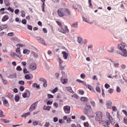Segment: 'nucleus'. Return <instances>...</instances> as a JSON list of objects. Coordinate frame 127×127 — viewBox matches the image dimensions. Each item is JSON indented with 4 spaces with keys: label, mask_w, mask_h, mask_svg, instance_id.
<instances>
[{
    "label": "nucleus",
    "mask_w": 127,
    "mask_h": 127,
    "mask_svg": "<svg viewBox=\"0 0 127 127\" xmlns=\"http://www.w3.org/2000/svg\"><path fill=\"white\" fill-rule=\"evenodd\" d=\"M118 47L119 50L121 51V53L118 52V54H121L123 57H127V46L126 43H121L118 45Z\"/></svg>",
    "instance_id": "f257e3e1"
},
{
    "label": "nucleus",
    "mask_w": 127,
    "mask_h": 127,
    "mask_svg": "<svg viewBox=\"0 0 127 127\" xmlns=\"http://www.w3.org/2000/svg\"><path fill=\"white\" fill-rule=\"evenodd\" d=\"M58 13L60 17H68L71 15L70 10L66 8H60L58 10Z\"/></svg>",
    "instance_id": "f03ea898"
},
{
    "label": "nucleus",
    "mask_w": 127,
    "mask_h": 127,
    "mask_svg": "<svg viewBox=\"0 0 127 127\" xmlns=\"http://www.w3.org/2000/svg\"><path fill=\"white\" fill-rule=\"evenodd\" d=\"M85 109L86 111L84 112V113L85 115H86V116H88L89 118H94V117H95V115H93V112H92V113H90V112H88V111H89L92 109V106H91V105H90V103H85Z\"/></svg>",
    "instance_id": "7ed1b4c3"
},
{
    "label": "nucleus",
    "mask_w": 127,
    "mask_h": 127,
    "mask_svg": "<svg viewBox=\"0 0 127 127\" xmlns=\"http://www.w3.org/2000/svg\"><path fill=\"white\" fill-rule=\"evenodd\" d=\"M58 30L59 32H61L62 33H69V29L67 26H65L64 27H63V26H61L59 27Z\"/></svg>",
    "instance_id": "20e7f679"
},
{
    "label": "nucleus",
    "mask_w": 127,
    "mask_h": 127,
    "mask_svg": "<svg viewBox=\"0 0 127 127\" xmlns=\"http://www.w3.org/2000/svg\"><path fill=\"white\" fill-rule=\"evenodd\" d=\"M95 121L96 122H101L103 120V116H102V112L100 111H97L95 113Z\"/></svg>",
    "instance_id": "39448f33"
},
{
    "label": "nucleus",
    "mask_w": 127,
    "mask_h": 127,
    "mask_svg": "<svg viewBox=\"0 0 127 127\" xmlns=\"http://www.w3.org/2000/svg\"><path fill=\"white\" fill-rule=\"evenodd\" d=\"M112 64H113L114 67H115V68L111 67L112 72H114V73L115 74H118V69H117V68H118V67H119V66H120V64L112 62Z\"/></svg>",
    "instance_id": "423d86ee"
},
{
    "label": "nucleus",
    "mask_w": 127,
    "mask_h": 127,
    "mask_svg": "<svg viewBox=\"0 0 127 127\" xmlns=\"http://www.w3.org/2000/svg\"><path fill=\"white\" fill-rule=\"evenodd\" d=\"M35 39H36V40H37V41H38L39 43H40V44L44 45L45 46H46V45H47V44L45 43V41L42 38L40 37H36Z\"/></svg>",
    "instance_id": "0eeeda50"
},
{
    "label": "nucleus",
    "mask_w": 127,
    "mask_h": 127,
    "mask_svg": "<svg viewBox=\"0 0 127 127\" xmlns=\"http://www.w3.org/2000/svg\"><path fill=\"white\" fill-rule=\"evenodd\" d=\"M107 118L108 119L112 125H114L115 124V120L113 119V118L111 116V114L109 113V112L106 113Z\"/></svg>",
    "instance_id": "6e6552de"
},
{
    "label": "nucleus",
    "mask_w": 127,
    "mask_h": 127,
    "mask_svg": "<svg viewBox=\"0 0 127 127\" xmlns=\"http://www.w3.org/2000/svg\"><path fill=\"white\" fill-rule=\"evenodd\" d=\"M36 107H37V103L35 102L30 106L29 109L30 112H32L33 111H34V110L36 109Z\"/></svg>",
    "instance_id": "1a4fd4ad"
},
{
    "label": "nucleus",
    "mask_w": 127,
    "mask_h": 127,
    "mask_svg": "<svg viewBox=\"0 0 127 127\" xmlns=\"http://www.w3.org/2000/svg\"><path fill=\"white\" fill-rule=\"evenodd\" d=\"M64 110L65 114H70V111L71 110V108L69 106H64Z\"/></svg>",
    "instance_id": "9d476101"
},
{
    "label": "nucleus",
    "mask_w": 127,
    "mask_h": 127,
    "mask_svg": "<svg viewBox=\"0 0 127 127\" xmlns=\"http://www.w3.org/2000/svg\"><path fill=\"white\" fill-rule=\"evenodd\" d=\"M30 96V92L29 90H27L26 92L22 93L23 98H28Z\"/></svg>",
    "instance_id": "9b49d317"
},
{
    "label": "nucleus",
    "mask_w": 127,
    "mask_h": 127,
    "mask_svg": "<svg viewBox=\"0 0 127 127\" xmlns=\"http://www.w3.org/2000/svg\"><path fill=\"white\" fill-rule=\"evenodd\" d=\"M2 98V101L3 102V104L5 106V107H9V104H8V101L4 97H1Z\"/></svg>",
    "instance_id": "f8f14e48"
},
{
    "label": "nucleus",
    "mask_w": 127,
    "mask_h": 127,
    "mask_svg": "<svg viewBox=\"0 0 127 127\" xmlns=\"http://www.w3.org/2000/svg\"><path fill=\"white\" fill-rule=\"evenodd\" d=\"M29 69L31 70H35L36 69L37 66L36 64L35 63H32L29 65Z\"/></svg>",
    "instance_id": "ddd939ff"
},
{
    "label": "nucleus",
    "mask_w": 127,
    "mask_h": 127,
    "mask_svg": "<svg viewBox=\"0 0 127 127\" xmlns=\"http://www.w3.org/2000/svg\"><path fill=\"white\" fill-rule=\"evenodd\" d=\"M62 54H63V57L64 59V60H67L68 58V56H69V54H68V53H67L65 51H63Z\"/></svg>",
    "instance_id": "4468645a"
},
{
    "label": "nucleus",
    "mask_w": 127,
    "mask_h": 127,
    "mask_svg": "<svg viewBox=\"0 0 127 127\" xmlns=\"http://www.w3.org/2000/svg\"><path fill=\"white\" fill-rule=\"evenodd\" d=\"M58 62L59 63V66L60 67V68L62 69V70H63V69H64V67L62 66V63H63V60H62L61 58H59Z\"/></svg>",
    "instance_id": "2eb2a0df"
},
{
    "label": "nucleus",
    "mask_w": 127,
    "mask_h": 127,
    "mask_svg": "<svg viewBox=\"0 0 127 127\" xmlns=\"http://www.w3.org/2000/svg\"><path fill=\"white\" fill-rule=\"evenodd\" d=\"M112 102L111 101H107L106 102V105L107 109H112Z\"/></svg>",
    "instance_id": "dca6fc26"
},
{
    "label": "nucleus",
    "mask_w": 127,
    "mask_h": 127,
    "mask_svg": "<svg viewBox=\"0 0 127 127\" xmlns=\"http://www.w3.org/2000/svg\"><path fill=\"white\" fill-rule=\"evenodd\" d=\"M11 56L14 58H16V57H18V58H19L20 59V58H21V57H22V55L19 56L15 53H13V54L11 55Z\"/></svg>",
    "instance_id": "f3484780"
},
{
    "label": "nucleus",
    "mask_w": 127,
    "mask_h": 127,
    "mask_svg": "<svg viewBox=\"0 0 127 127\" xmlns=\"http://www.w3.org/2000/svg\"><path fill=\"white\" fill-rule=\"evenodd\" d=\"M62 78H63L61 79V82L62 83V84H67V83H68V79L63 78H64V76H63Z\"/></svg>",
    "instance_id": "a211bd4d"
},
{
    "label": "nucleus",
    "mask_w": 127,
    "mask_h": 127,
    "mask_svg": "<svg viewBox=\"0 0 127 127\" xmlns=\"http://www.w3.org/2000/svg\"><path fill=\"white\" fill-rule=\"evenodd\" d=\"M64 89L66 91H68V92H70V93H74V91L72 90V87L70 86L65 87L64 88Z\"/></svg>",
    "instance_id": "6ab92c4d"
},
{
    "label": "nucleus",
    "mask_w": 127,
    "mask_h": 127,
    "mask_svg": "<svg viewBox=\"0 0 127 127\" xmlns=\"http://www.w3.org/2000/svg\"><path fill=\"white\" fill-rule=\"evenodd\" d=\"M71 27L72 28H78V22H75L71 24Z\"/></svg>",
    "instance_id": "aec40b11"
},
{
    "label": "nucleus",
    "mask_w": 127,
    "mask_h": 127,
    "mask_svg": "<svg viewBox=\"0 0 127 127\" xmlns=\"http://www.w3.org/2000/svg\"><path fill=\"white\" fill-rule=\"evenodd\" d=\"M73 7L74 9H78V8H80V7H81V6L77 3H75L73 4Z\"/></svg>",
    "instance_id": "412c9836"
},
{
    "label": "nucleus",
    "mask_w": 127,
    "mask_h": 127,
    "mask_svg": "<svg viewBox=\"0 0 127 127\" xmlns=\"http://www.w3.org/2000/svg\"><path fill=\"white\" fill-rule=\"evenodd\" d=\"M11 40L13 42H19V39L16 37H13L11 38Z\"/></svg>",
    "instance_id": "4be33fe9"
},
{
    "label": "nucleus",
    "mask_w": 127,
    "mask_h": 127,
    "mask_svg": "<svg viewBox=\"0 0 127 127\" xmlns=\"http://www.w3.org/2000/svg\"><path fill=\"white\" fill-rule=\"evenodd\" d=\"M81 102H89V99L87 97H82L80 98Z\"/></svg>",
    "instance_id": "5701e85b"
},
{
    "label": "nucleus",
    "mask_w": 127,
    "mask_h": 127,
    "mask_svg": "<svg viewBox=\"0 0 127 127\" xmlns=\"http://www.w3.org/2000/svg\"><path fill=\"white\" fill-rule=\"evenodd\" d=\"M77 42L79 44H80V45H83V39H82V38L78 37Z\"/></svg>",
    "instance_id": "b1692460"
},
{
    "label": "nucleus",
    "mask_w": 127,
    "mask_h": 127,
    "mask_svg": "<svg viewBox=\"0 0 127 127\" xmlns=\"http://www.w3.org/2000/svg\"><path fill=\"white\" fill-rule=\"evenodd\" d=\"M109 52L110 53H113V52H115V48L114 47H111L109 49H108Z\"/></svg>",
    "instance_id": "393cba45"
},
{
    "label": "nucleus",
    "mask_w": 127,
    "mask_h": 127,
    "mask_svg": "<svg viewBox=\"0 0 127 127\" xmlns=\"http://www.w3.org/2000/svg\"><path fill=\"white\" fill-rule=\"evenodd\" d=\"M7 19H8V16L5 15L3 17L1 20L2 22H4V21H6V20H7Z\"/></svg>",
    "instance_id": "a878e982"
},
{
    "label": "nucleus",
    "mask_w": 127,
    "mask_h": 127,
    "mask_svg": "<svg viewBox=\"0 0 127 127\" xmlns=\"http://www.w3.org/2000/svg\"><path fill=\"white\" fill-rule=\"evenodd\" d=\"M16 52L19 56L21 55V53L20 52V48L19 47L16 50Z\"/></svg>",
    "instance_id": "bb28decb"
},
{
    "label": "nucleus",
    "mask_w": 127,
    "mask_h": 127,
    "mask_svg": "<svg viewBox=\"0 0 127 127\" xmlns=\"http://www.w3.org/2000/svg\"><path fill=\"white\" fill-rule=\"evenodd\" d=\"M44 127H50V123L49 122H45V124L43 126Z\"/></svg>",
    "instance_id": "cd10ccee"
},
{
    "label": "nucleus",
    "mask_w": 127,
    "mask_h": 127,
    "mask_svg": "<svg viewBox=\"0 0 127 127\" xmlns=\"http://www.w3.org/2000/svg\"><path fill=\"white\" fill-rule=\"evenodd\" d=\"M43 109L46 111H50V109H51V107L45 106Z\"/></svg>",
    "instance_id": "c85d7f7f"
},
{
    "label": "nucleus",
    "mask_w": 127,
    "mask_h": 127,
    "mask_svg": "<svg viewBox=\"0 0 127 127\" xmlns=\"http://www.w3.org/2000/svg\"><path fill=\"white\" fill-rule=\"evenodd\" d=\"M7 97L11 100L13 99V95L11 94V93H9L7 95Z\"/></svg>",
    "instance_id": "c756f323"
},
{
    "label": "nucleus",
    "mask_w": 127,
    "mask_h": 127,
    "mask_svg": "<svg viewBox=\"0 0 127 127\" xmlns=\"http://www.w3.org/2000/svg\"><path fill=\"white\" fill-rule=\"evenodd\" d=\"M25 79H26V80H30L31 79V77H30V75L26 74L25 75Z\"/></svg>",
    "instance_id": "7c9ffc66"
},
{
    "label": "nucleus",
    "mask_w": 127,
    "mask_h": 127,
    "mask_svg": "<svg viewBox=\"0 0 127 127\" xmlns=\"http://www.w3.org/2000/svg\"><path fill=\"white\" fill-rule=\"evenodd\" d=\"M33 87H34V88H37V89H39V88H40V86L39 85L37 84V83H33Z\"/></svg>",
    "instance_id": "2f4dec72"
},
{
    "label": "nucleus",
    "mask_w": 127,
    "mask_h": 127,
    "mask_svg": "<svg viewBox=\"0 0 127 127\" xmlns=\"http://www.w3.org/2000/svg\"><path fill=\"white\" fill-rule=\"evenodd\" d=\"M86 87H87L88 89H89L90 91H93V87H92V86L89 84H87Z\"/></svg>",
    "instance_id": "473e14b6"
},
{
    "label": "nucleus",
    "mask_w": 127,
    "mask_h": 127,
    "mask_svg": "<svg viewBox=\"0 0 127 127\" xmlns=\"http://www.w3.org/2000/svg\"><path fill=\"white\" fill-rule=\"evenodd\" d=\"M90 103L91 106H92V107H96V103H95V101H90Z\"/></svg>",
    "instance_id": "72a5a7b5"
},
{
    "label": "nucleus",
    "mask_w": 127,
    "mask_h": 127,
    "mask_svg": "<svg viewBox=\"0 0 127 127\" xmlns=\"http://www.w3.org/2000/svg\"><path fill=\"white\" fill-rule=\"evenodd\" d=\"M23 72L25 74H27V73H29V71L27 70V69H26V67H25V66H24Z\"/></svg>",
    "instance_id": "f704fd0d"
},
{
    "label": "nucleus",
    "mask_w": 127,
    "mask_h": 127,
    "mask_svg": "<svg viewBox=\"0 0 127 127\" xmlns=\"http://www.w3.org/2000/svg\"><path fill=\"white\" fill-rule=\"evenodd\" d=\"M96 90L98 93H101V88L99 86H96Z\"/></svg>",
    "instance_id": "c9c22d12"
},
{
    "label": "nucleus",
    "mask_w": 127,
    "mask_h": 127,
    "mask_svg": "<svg viewBox=\"0 0 127 127\" xmlns=\"http://www.w3.org/2000/svg\"><path fill=\"white\" fill-rule=\"evenodd\" d=\"M48 99H53L54 98V96L50 94H48Z\"/></svg>",
    "instance_id": "e433bc0d"
},
{
    "label": "nucleus",
    "mask_w": 127,
    "mask_h": 127,
    "mask_svg": "<svg viewBox=\"0 0 127 127\" xmlns=\"http://www.w3.org/2000/svg\"><path fill=\"white\" fill-rule=\"evenodd\" d=\"M16 70H17V71H22V68H21V66H20V65H19L17 66Z\"/></svg>",
    "instance_id": "4c0bfd02"
},
{
    "label": "nucleus",
    "mask_w": 127,
    "mask_h": 127,
    "mask_svg": "<svg viewBox=\"0 0 127 127\" xmlns=\"http://www.w3.org/2000/svg\"><path fill=\"white\" fill-rule=\"evenodd\" d=\"M39 81H40L41 82H45L46 81V79H45L43 77H41V78H40L39 79Z\"/></svg>",
    "instance_id": "58836bf2"
},
{
    "label": "nucleus",
    "mask_w": 127,
    "mask_h": 127,
    "mask_svg": "<svg viewBox=\"0 0 127 127\" xmlns=\"http://www.w3.org/2000/svg\"><path fill=\"white\" fill-rule=\"evenodd\" d=\"M4 115L2 112V110H0V118H3Z\"/></svg>",
    "instance_id": "ea45409f"
},
{
    "label": "nucleus",
    "mask_w": 127,
    "mask_h": 127,
    "mask_svg": "<svg viewBox=\"0 0 127 127\" xmlns=\"http://www.w3.org/2000/svg\"><path fill=\"white\" fill-rule=\"evenodd\" d=\"M33 126H38V121H35L33 122Z\"/></svg>",
    "instance_id": "a19ab883"
},
{
    "label": "nucleus",
    "mask_w": 127,
    "mask_h": 127,
    "mask_svg": "<svg viewBox=\"0 0 127 127\" xmlns=\"http://www.w3.org/2000/svg\"><path fill=\"white\" fill-rule=\"evenodd\" d=\"M15 102H18L19 101V97L18 96H15Z\"/></svg>",
    "instance_id": "79ce46f5"
},
{
    "label": "nucleus",
    "mask_w": 127,
    "mask_h": 127,
    "mask_svg": "<svg viewBox=\"0 0 127 127\" xmlns=\"http://www.w3.org/2000/svg\"><path fill=\"white\" fill-rule=\"evenodd\" d=\"M116 91L118 93H120L121 90V88L120 87V86L117 87Z\"/></svg>",
    "instance_id": "37998d69"
},
{
    "label": "nucleus",
    "mask_w": 127,
    "mask_h": 127,
    "mask_svg": "<svg viewBox=\"0 0 127 127\" xmlns=\"http://www.w3.org/2000/svg\"><path fill=\"white\" fill-rule=\"evenodd\" d=\"M124 124H125V125H127V117H124Z\"/></svg>",
    "instance_id": "c03bdc74"
},
{
    "label": "nucleus",
    "mask_w": 127,
    "mask_h": 127,
    "mask_svg": "<svg viewBox=\"0 0 127 127\" xmlns=\"http://www.w3.org/2000/svg\"><path fill=\"white\" fill-rule=\"evenodd\" d=\"M80 77L82 78V79H85L86 78V75H85V74L84 73H82L81 75H80Z\"/></svg>",
    "instance_id": "a18cd8bd"
},
{
    "label": "nucleus",
    "mask_w": 127,
    "mask_h": 127,
    "mask_svg": "<svg viewBox=\"0 0 127 127\" xmlns=\"http://www.w3.org/2000/svg\"><path fill=\"white\" fill-rule=\"evenodd\" d=\"M108 92L109 93V94H113L114 92V89L111 88L108 91Z\"/></svg>",
    "instance_id": "49530a36"
},
{
    "label": "nucleus",
    "mask_w": 127,
    "mask_h": 127,
    "mask_svg": "<svg viewBox=\"0 0 127 127\" xmlns=\"http://www.w3.org/2000/svg\"><path fill=\"white\" fill-rule=\"evenodd\" d=\"M58 91V88H55L53 90L52 93L53 94H55Z\"/></svg>",
    "instance_id": "de8ad7c7"
},
{
    "label": "nucleus",
    "mask_w": 127,
    "mask_h": 127,
    "mask_svg": "<svg viewBox=\"0 0 127 127\" xmlns=\"http://www.w3.org/2000/svg\"><path fill=\"white\" fill-rule=\"evenodd\" d=\"M8 36H10V37L14 36V33H13V32L9 33H8Z\"/></svg>",
    "instance_id": "09e8293b"
},
{
    "label": "nucleus",
    "mask_w": 127,
    "mask_h": 127,
    "mask_svg": "<svg viewBox=\"0 0 127 127\" xmlns=\"http://www.w3.org/2000/svg\"><path fill=\"white\" fill-rule=\"evenodd\" d=\"M18 84H19V85H24V81L23 80L19 81L18 82Z\"/></svg>",
    "instance_id": "8fccbe9b"
},
{
    "label": "nucleus",
    "mask_w": 127,
    "mask_h": 127,
    "mask_svg": "<svg viewBox=\"0 0 127 127\" xmlns=\"http://www.w3.org/2000/svg\"><path fill=\"white\" fill-rule=\"evenodd\" d=\"M112 109L114 112H117V107L116 106H112Z\"/></svg>",
    "instance_id": "3c124183"
},
{
    "label": "nucleus",
    "mask_w": 127,
    "mask_h": 127,
    "mask_svg": "<svg viewBox=\"0 0 127 127\" xmlns=\"http://www.w3.org/2000/svg\"><path fill=\"white\" fill-rule=\"evenodd\" d=\"M27 28L29 29V30H32V26L30 25H27Z\"/></svg>",
    "instance_id": "603ef678"
},
{
    "label": "nucleus",
    "mask_w": 127,
    "mask_h": 127,
    "mask_svg": "<svg viewBox=\"0 0 127 127\" xmlns=\"http://www.w3.org/2000/svg\"><path fill=\"white\" fill-rule=\"evenodd\" d=\"M2 82L4 84V85H6V84H7V80H6L5 79H3V78L2 79Z\"/></svg>",
    "instance_id": "864d4df0"
},
{
    "label": "nucleus",
    "mask_w": 127,
    "mask_h": 127,
    "mask_svg": "<svg viewBox=\"0 0 127 127\" xmlns=\"http://www.w3.org/2000/svg\"><path fill=\"white\" fill-rule=\"evenodd\" d=\"M43 86L45 88H46V87H47V81L46 80L45 82H44Z\"/></svg>",
    "instance_id": "5fc2aeb1"
},
{
    "label": "nucleus",
    "mask_w": 127,
    "mask_h": 127,
    "mask_svg": "<svg viewBox=\"0 0 127 127\" xmlns=\"http://www.w3.org/2000/svg\"><path fill=\"white\" fill-rule=\"evenodd\" d=\"M54 123H57V122H58V118L54 117Z\"/></svg>",
    "instance_id": "6e6d98bb"
},
{
    "label": "nucleus",
    "mask_w": 127,
    "mask_h": 127,
    "mask_svg": "<svg viewBox=\"0 0 127 127\" xmlns=\"http://www.w3.org/2000/svg\"><path fill=\"white\" fill-rule=\"evenodd\" d=\"M21 65H22L23 66H24V67H25V66H26V62H22L21 63Z\"/></svg>",
    "instance_id": "4d7b16f0"
},
{
    "label": "nucleus",
    "mask_w": 127,
    "mask_h": 127,
    "mask_svg": "<svg viewBox=\"0 0 127 127\" xmlns=\"http://www.w3.org/2000/svg\"><path fill=\"white\" fill-rule=\"evenodd\" d=\"M110 84H108V83H106L105 84V87L106 88V89H109V87H110Z\"/></svg>",
    "instance_id": "13d9d810"
},
{
    "label": "nucleus",
    "mask_w": 127,
    "mask_h": 127,
    "mask_svg": "<svg viewBox=\"0 0 127 127\" xmlns=\"http://www.w3.org/2000/svg\"><path fill=\"white\" fill-rule=\"evenodd\" d=\"M20 91L23 92V91H24V87L23 86H20Z\"/></svg>",
    "instance_id": "bf43d9fd"
},
{
    "label": "nucleus",
    "mask_w": 127,
    "mask_h": 127,
    "mask_svg": "<svg viewBox=\"0 0 127 127\" xmlns=\"http://www.w3.org/2000/svg\"><path fill=\"white\" fill-rule=\"evenodd\" d=\"M123 113H124V114L125 115V116H126V117H127V110H122Z\"/></svg>",
    "instance_id": "052dcab7"
},
{
    "label": "nucleus",
    "mask_w": 127,
    "mask_h": 127,
    "mask_svg": "<svg viewBox=\"0 0 127 127\" xmlns=\"http://www.w3.org/2000/svg\"><path fill=\"white\" fill-rule=\"evenodd\" d=\"M78 93L80 95H84V92L81 90H78Z\"/></svg>",
    "instance_id": "680f3d73"
},
{
    "label": "nucleus",
    "mask_w": 127,
    "mask_h": 127,
    "mask_svg": "<svg viewBox=\"0 0 127 127\" xmlns=\"http://www.w3.org/2000/svg\"><path fill=\"white\" fill-rule=\"evenodd\" d=\"M88 43V41L87 40H84L82 42V44H87Z\"/></svg>",
    "instance_id": "e2e57ef3"
},
{
    "label": "nucleus",
    "mask_w": 127,
    "mask_h": 127,
    "mask_svg": "<svg viewBox=\"0 0 127 127\" xmlns=\"http://www.w3.org/2000/svg\"><path fill=\"white\" fill-rule=\"evenodd\" d=\"M53 105L55 108H57L58 107V103H57V102H54Z\"/></svg>",
    "instance_id": "0e129e2a"
},
{
    "label": "nucleus",
    "mask_w": 127,
    "mask_h": 127,
    "mask_svg": "<svg viewBox=\"0 0 127 127\" xmlns=\"http://www.w3.org/2000/svg\"><path fill=\"white\" fill-rule=\"evenodd\" d=\"M22 23L23 24H26V20L25 19H24L22 20Z\"/></svg>",
    "instance_id": "69168bd1"
},
{
    "label": "nucleus",
    "mask_w": 127,
    "mask_h": 127,
    "mask_svg": "<svg viewBox=\"0 0 127 127\" xmlns=\"http://www.w3.org/2000/svg\"><path fill=\"white\" fill-rule=\"evenodd\" d=\"M14 12H15V14H18V12H19V9H17L15 10Z\"/></svg>",
    "instance_id": "338daca9"
},
{
    "label": "nucleus",
    "mask_w": 127,
    "mask_h": 127,
    "mask_svg": "<svg viewBox=\"0 0 127 127\" xmlns=\"http://www.w3.org/2000/svg\"><path fill=\"white\" fill-rule=\"evenodd\" d=\"M84 126L85 127H89V124L88 123H84Z\"/></svg>",
    "instance_id": "774afa93"
}]
</instances>
